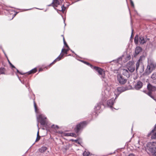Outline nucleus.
Listing matches in <instances>:
<instances>
[{"instance_id": "59", "label": "nucleus", "mask_w": 156, "mask_h": 156, "mask_svg": "<svg viewBox=\"0 0 156 156\" xmlns=\"http://www.w3.org/2000/svg\"><path fill=\"white\" fill-rule=\"evenodd\" d=\"M147 41L148 40V41H149L150 40V39L149 38H147Z\"/></svg>"}, {"instance_id": "55", "label": "nucleus", "mask_w": 156, "mask_h": 156, "mask_svg": "<svg viewBox=\"0 0 156 156\" xmlns=\"http://www.w3.org/2000/svg\"><path fill=\"white\" fill-rule=\"evenodd\" d=\"M140 140H139L138 141V143L136 144H138L139 145H140Z\"/></svg>"}, {"instance_id": "8", "label": "nucleus", "mask_w": 156, "mask_h": 156, "mask_svg": "<svg viewBox=\"0 0 156 156\" xmlns=\"http://www.w3.org/2000/svg\"><path fill=\"white\" fill-rule=\"evenodd\" d=\"M127 69L130 73L133 72L135 70V66L134 63L131 62H129L127 65Z\"/></svg>"}, {"instance_id": "32", "label": "nucleus", "mask_w": 156, "mask_h": 156, "mask_svg": "<svg viewBox=\"0 0 156 156\" xmlns=\"http://www.w3.org/2000/svg\"><path fill=\"white\" fill-rule=\"evenodd\" d=\"M90 154V152L85 151L83 153V156H88Z\"/></svg>"}, {"instance_id": "41", "label": "nucleus", "mask_w": 156, "mask_h": 156, "mask_svg": "<svg viewBox=\"0 0 156 156\" xmlns=\"http://www.w3.org/2000/svg\"><path fill=\"white\" fill-rule=\"evenodd\" d=\"M130 1L131 6L133 7H134V4L133 1H132V0H130Z\"/></svg>"}, {"instance_id": "38", "label": "nucleus", "mask_w": 156, "mask_h": 156, "mask_svg": "<svg viewBox=\"0 0 156 156\" xmlns=\"http://www.w3.org/2000/svg\"><path fill=\"white\" fill-rule=\"evenodd\" d=\"M12 70V71H13V72H14V73H15L16 75L17 76V77H18V78H19V76H18V75L16 73V70L15 69H14V68H11Z\"/></svg>"}, {"instance_id": "9", "label": "nucleus", "mask_w": 156, "mask_h": 156, "mask_svg": "<svg viewBox=\"0 0 156 156\" xmlns=\"http://www.w3.org/2000/svg\"><path fill=\"white\" fill-rule=\"evenodd\" d=\"M117 80L119 83L122 85L124 84L126 82V79L123 77L121 74H118L117 76Z\"/></svg>"}, {"instance_id": "28", "label": "nucleus", "mask_w": 156, "mask_h": 156, "mask_svg": "<svg viewBox=\"0 0 156 156\" xmlns=\"http://www.w3.org/2000/svg\"><path fill=\"white\" fill-rule=\"evenodd\" d=\"M54 1L53 0L52 3L51 4L48 5V6H52L53 7H54V9L55 10H56L57 11V12H58V9H57V8H56L55 7V6L54 5Z\"/></svg>"}, {"instance_id": "54", "label": "nucleus", "mask_w": 156, "mask_h": 156, "mask_svg": "<svg viewBox=\"0 0 156 156\" xmlns=\"http://www.w3.org/2000/svg\"><path fill=\"white\" fill-rule=\"evenodd\" d=\"M130 57L129 56H127V59L128 60L129 59H130Z\"/></svg>"}, {"instance_id": "26", "label": "nucleus", "mask_w": 156, "mask_h": 156, "mask_svg": "<svg viewBox=\"0 0 156 156\" xmlns=\"http://www.w3.org/2000/svg\"><path fill=\"white\" fill-rule=\"evenodd\" d=\"M54 1V5L55 8L57 7L58 5H60V2L58 0H55Z\"/></svg>"}, {"instance_id": "4", "label": "nucleus", "mask_w": 156, "mask_h": 156, "mask_svg": "<svg viewBox=\"0 0 156 156\" xmlns=\"http://www.w3.org/2000/svg\"><path fill=\"white\" fill-rule=\"evenodd\" d=\"M147 41V36L146 35H142L140 34L138 35L137 34L136 35L134 39V42L136 44H137L139 42L140 44H143Z\"/></svg>"}, {"instance_id": "18", "label": "nucleus", "mask_w": 156, "mask_h": 156, "mask_svg": "<svg viewBox=\"0 0 156 156\" xmlns=\"http://www.w3.org/2000/svg\"><path fill=\"white\" fill-rule=\"evenodd\" d=\"M153 132L152 133H151L150 135L149 133L147 134L148 137H150L151 136V138L152 139H156V132Z\"/></svg>"}, {"instance_id": "29", "label": "nucleus", "mask_w": 156, "mask_h": 156, "mask_svg": "<svg viewBox=\"0 0 156 156\" xmlns=\"http://www.w3.org/2000/svg\"><path fill=\"white\" fill-rule=\"evenodd\" d=\"M80 61L83 63L86 64V65H87L88 66H89L90 67L92 68L93 67V66L89 63H88L87 62H86L85 61H83V60H80Z\"/></svg>"}, {"instance_id": "43", "label": "nucleus", "mask_w": 156, "mask_h": 156, "mask_svg": "<svg viewBox=\"0 0 156 156\" xmlns=\"http://www.w3.org/2000/svg\"><path fill=\"white\" fill-rule=\"evenodd\" d=\"M115 95H116V96H115V98H114L115 99V100L118 97V96H119V94H120L118 93L117 94H115Z\"/></svg>"}, {"instance_id": "17", "label": "nucleus", "mask_w": 156, "mask_h": 156, "mask_svg": "<svg viewBox=\"0 0 156 156\" xmlns=\"http://www.w3.org/2000/svg\"><path fill=\"white\" fill-rule=\"evenodd\" d=\"M142 48L140 47H137L135 49V53L134 56H136L142 51Z\"/></svg>"}, {"instance_id": "36", "label": "nucleus", "mask_w": 156, "mask_h": 156, "mask_svg": "<svg viewBox=\"0 0 156 156\" xmlns=\"http://www.w3.org/2000/svg\"><path fill=\"white\" fill-rule=\"evenodd\" d=\"M15 69L16 70V73L17 74V73H19V74H21V75H23V74H25V73H22L20 72V71H19V70L17 69L16 67H15Z\"/></svg>"}, {"instance_id": "22", "label": "nucleus", "mask_w": 156, "mask_h": 156, "mask_svg": "<svg viewBox=\"0 0 156 156\" xmlns=\"http://www.w3.org/2000/svg\"><path fill=\"white\" fill-rule=\"evenodd\" d=\"M153 83L156 84V72L153 73L151 76Z\"/></svg>"}, {"instance_id": "56", "label": "nucleus", "mask_w": 156, "mask_h": 156, "mask_svg": "<svg viewBox=\"0 0 156 156\" xmlns=\"http://www.w3.org/2000/svg\"><path fill=\"white\" fill-rule=\"evenodd\" d=\"M63 43H64V42L66 41L65 40V38H64V37H63Z\"/></svg>"}, {"instance_id": "53", "label": "nucleus", "mask_w": 156, "mask_h": 156, "mask_svg": "<svg viewBox=\"0 0 156 156\" xmlns=\"http://www.w3.org/2000/svg\"><path fill=\"white\" fill-rule=\"evenodd\" d=\"M70 51L73 53H74L75 55H77L75 53V52H74V51H72V50L70 49Z\"/></svg>"}, {"instance_id": "39", "label": "nucleus", "mask_w": 156, "mask_h": 156, "mask_svg": "<svg viewBox=\"0 0 156 156\" xmlns=\"http://www.w3.org/2000/svg\"><path fill=\"white\" fill-rule=\"evenodd\" d=\"M75 135V134L73 133H70L69 134V133H66V135H67V136H74V135Z\"/></svg>"}, {"instance_id": "51", "label": "nucleus", "mask_w": 156, "mask_h": 156, "mask_svg": "<svg viewBox=\"0 0 156 156\" xmlns=\"http://www.w3.org/2000/svg\"><path fill=\"white\" fill-rule=\"evenodd\" d=\"M139 145L138 144H136L135 146L136 147L139 148H140Z\"/></svg>"}, {"instance_id": "44", "label": "nucleus", "mask_w": 156, "mask_h": 156, "mask_svg": "<svg viewBox=\"0 0 156 156\" xmlns=\"http://www.w3.org/2000/svg\"><path fill=\"white\" fill-rule=\"evenodd\" d=\"M54 63H55L53 62H52L49 65H48L47 67H46V68H47V67H48L50 68L51 67V65H52V64H54Z\"/></svg>"}, {"instance_id": "23", "label": "nucleus", "mask_w": 156, "mask_h": 156, "mask_svg": "<svg viewBox=\"0 0 156 156\" xmlns=\"http://www.w3.org/2000/svg\"><path fill=\"white\" fill-rule=\"evenodd\" d=\"M47 149L46 147H42L39 149V151L41 153H44L46 151Z\"/></svg>"}, {"instance_id": "57", "label": "nucleus", "mask_w": 156, "mask_h": 156, "mask_svg": "<svg viewBox=\"0 0 156 156\" xmlns=\"http://www.w3.org/2000/svg\"><path fill=\"white\" fill-rule=\"evenodd\" d=\"M31 9H25V11H27V10H31Z\"/></svg>"}, {"instance_id": "58", "label": "nucleus", "mask_w": 156, "mask_h": 156, "mask_svg": "<svg viewBox=\"0 0 156 156\" xmlns=\"http://www.w3.org/2000/svg\"><path fill=\"white\" fill-rule=\"evenodd\" d=\"M63 20H64V23H65V26H66V23H65V19H63Z\"/></svg>"}, {"instance_id": "1", "label": "nucleus", "mask_w": 156, "mask_h": 156, "mask_svg": "<svg viewBox=\"0 0 156 156\" xmlns=\"http://www.w3.org/2000/svg\"><path fill=\"white\" fill-rule=\"evenodd\" d=\"M111 95L110 90L106 88L102 91V98L101 101L98 103L97 105L94 107V109H96L95 112V115L98 112L99 113L100 111H99L101 108V106L104 105V103L109 98Z\"/></svg>"}, {"instance_id": "19", "label": "nucleus", "mask_w": 156, "mask_h": 156, "mask_svg": "<svg viewBox=\"0 0 156 156\" xmlns=\"http://www.w3.org/2000/svg\"><path fill=\"white\" fill-rule=\"evenodd\" d=\"M63 54L62 53L61 55V54L55 59L53 61V62L54 63H55L57 61H60L62 58L63 57Z\"/></svg>"}, {"instance_id": "31", "label": "nucleus", "mask_w": 156, "mask_h": 156, "mask_svg": "<svg viewBox=\"0 0 156 156\" xmlns=\"http://www.w3.org/2000/svg\"><path fill=\"white\" fill-rule=\"evenodd\" d=\"M32 99L34 101V106L35 111L36 112H37V106H36L35 101H34L35 98H33Z\"/></svg>"}, {"instance_id": "49", "label": "nucleus", "mask_w": 156, "mask_h": 156, "mask_svg": "<svg viewBox=\"0 0 156 156\" xmlns=\"http://www.w3.org/2000/svg\"><path fill=\"white\" fill-rule=\"evenodd\" d=\"M24 85H25V86L26 87H28L29 86V83H28V82L27 83Z\"/></svg>"}, {"instance_id": "12", "label": "nucleus", "mask_w": 156, "mask_h": 156, "mask_svg": "<svg viewBox=\"0 0 156 156\" xmlns=\"http://www.w3.org/2000/svg\"><path fill=\"white\" fill-rule=\"evenodd\" d=\"M37 119H41L40 123L41 125L44 126L45 124V122L44 120L45 119H46V117L42 115H39L38 118H37ZM39 121L37 120V122Z\"/></svg>"}, {"instance_id": "35", "label": "nucleus", "mask_w": 156, "mask_h": 156, "mask_svg": "<svg viewBox=\"0 0 156 156\" xmlns=\"http://www.w3.org/2000/svg\"><path fill=\"white\" fill-rule=\"evenodd\" d=\"M156 129V123L155 125L154 126V128L149 133V134L150 135L151 133H152Z\"/></svg>"}, {"instance_id": "15", "label": "nucleus", "mask_w": 156, "mask_h": 156, "mask_svg": "<svg viewBox=\"0 0 156 156\" xmlns=\"http://www.w3.org/2000/svg\"><path fill=\"white\" fill-rule=\"evenodd\" d=\"M147 89L148 92H153L156 90V87L152 86L151 84L148 83L147 85Z\"/></svg>"}, {"instance_id": "50", "label": "nucleus", "mask_w": 156, "mask_h": 156, "mask_svg": "<svg viewBox=\"0 0 156 156\" xmlns=\"http://www.w3.org/2000/svg\"><path fill=\"white\" fill-rule=\"evenodd\" d=\"M128 156H135V155L133 154H130Z\"/></svg>"}, {"instance_id": "62", "label": "nucleus", "mask_w": 156, "mask_h": 156, "mask_svg": "<svg viewBox=\"0 0 156 156\" xmlns=\"http://www.w3.org/2000/svg\"><path fill=\"white\" fill-rule=\"evenodd\" d=\"M59 133L61 134V133H62V132H59Z\"/></svg>"}, {"instance_id": "16", "label": "nucleus", "mask_w": 156, "mask_h": 156, "mask_svg": "<svg viewBox=\"0 0 156 156\" xmlns=\"http://www.w3.org/2000/svg\"><path fill=\"white\" fill-rule=\"evenodd\" d=\"M129 72L128 69H122V74L127 78H129L130 76Z\"/></svg>"}, {"instance_id": "25", "label": "nucleus", "mask_w": 156, "mask_h": 156, "mask_svg": "<svg viewBox=\"0 0 156 156\" xmlns=\"http://www.w3.org/2000/svg\"><path fill=\"white\" fill-rule=\"evenodd\" d=\"M5 71L6 69L5 68L3 67H0V75L5 74Z\"/></svg>"}, {"instance_id": "40", "label": "nucleus", "mask_w": 156, "mask_h": 156, "mask_svg": "<svg viewBox=\"0 0 156 156\" xmlns=\"http://www.w3.org/2000/svg\"><path fill=\"white\" fill-rule=\"evenodd\" d=\"M19 80L20 81V82H21V83H23V84H25V83H26L23 80H22L21 79H20V78L19 77Z\"/></svg>"}, {"instance_id": "47", "label": "nucleus", "mask_w": 156, "mask_h": 156, "mask_svg": "<svg viewBox=\"0 0 156 156\" xmlns=\"http://www.w3.org/2000/svg\"><path fill=\"white\" fill-rule=\"evenodd\" d=\"M2 51H3V52L4 53V54L5 55V57H6V58H8V57H7V55H6V53H5V52L4 51V50H3V49H2Z\"/></svg>"}, {"instance_id": "24", "label": "nucleus", "mask_w": 156, "mask_h": 156, "mask_svg": "<svg viewBox=\"0 0 156 156\" xmlns=\"http://www.w3.org/2000/svg\"><path fill=\"white\" fill-rule=\"evenodd\" d=\"M37 71V69L36 68H35L27 72V73L28 75L33 74L35 73Z\"/></svg>"}, {"instance_id": "20", "label": "nucleus", "mask_w": 156, "mask_h": 156, "mask_svg": "<svg viewBox=\"0 0 156 156\" xmlns=\"http://www.w3.org/2000/svg\"><path fill=\"white\" fill-rule=\"evenodd\" d=\"M37 126L38 128V131L37 133V137L35 140V142H37L40 139V136L39 135V122L38 121L37 123Z\"/></svg>"}, {"instance_id": "45", "label": "nucleus", "mask_w": 156, "mask_h": 156, "mask_svg": "<svg viewBox=\"0 0 156 156\" xmlns=\"http://www.w3.org/2000/svg\"><path fill=\"white\" fill-rule=\"evenodd\" d=\"M54 63H55L53 62H52L49 65H48L47 67H46V68H47V67H48L50 68L51 67V65H52V64H54Z\"/></svg>"}, {"instance_id": "64", "label": "nucleus", "mask_w": 156, "mask_h": 156, "mask_svg": "<svg viewBox=\"0 0 156 156\" xmlns=\"http://www.w3.org/2000/svg\"><path fill=\"white\" fill-rule=\"evenodd\" d=\"M60 0V1H61V2H62L63 1V0Z\"/></svg>"}, {"instance_id": "6", "label": "nucleus", "mask_w": 156, "mask_h": 156, "mask_svg": "<svg viewBox=\"0 0 156 156\" xmlns=\"http://www.w3.org/2000/svg\"><path fill=\"white\" fill-rule=\"evenodd\" d=\"M87 123L85 121L80 122L77 124L75 128V130L76 133H78L80 131L82 130L84 128L87 126Z\"/></svg>"}, {"instance_id": "52", "label": "nucleus", "mask_w": 156, "mask_h": 156, "mask_svg": "<svg viewBox=\"0 0 156 156\" xmlns=\"http://www.w3.org/2000/svg\"><path fill=\"white\" fill-rule=\"evenodd\" d=\"M133 30L132 28V34H131V38L132 37V35H133Z\"/></svg>"}, {"instance_id": "5", "label": "nucleus", "mask_w": 156, "mask_h": 156, "mask_svg": "<svg viewBox=\"0 0 156 156\" xmlns=\"http://www.w3.org/2000/svg\"><path fill=\"white\" fill-rule=\"evenodd\" d=\"M156 67V63L153 62H151L150 65H148L144 73V74L148 75L150 74Z\"/></svg>"}, {"instance_id": "2", "label": "nucleus", "mask_w": 156, "mask_h": 156, "mask_svg": "<svg viewBox=\"0 0 156 156\" xmlns=\"http://www.w3.org/2000/svg\"><path fill=\"white\" fill-rule=\"evenodd\" d=\"M145 59V56L143 55H141L136 64V70L137 73H142L144 70V65L142 63V61Z\"/></svg>"}, {"instance_id": "34", "label": "nucleus", "mask_w": 156, "mask_h": 156, "mask_svg": "<svg viewBox=\"0 0 156 156\" xmlns=\"http://www.w3.org/2000/svg\"><path fill=\"white\" fill-rule=\"evenodd\" d=\"M23 80L26 83L28 82V78L25 76L23 77Z\"/></svg>"}, {"instance_id": "42", "label": "nucleus", "mask_w": 156, "mask_h": 156, "mask_svg": "<svg viewBox=\"0 0 156 156\" xmlns=\"http://www.w3.org/2000/svg\"><path fill=\"white\" fill-rule=\"evenodd\" d=\"M75 142L78 144H80L81 145V146H82V145H81L80 144V141H79L78 140H75Z\"/></svg>"}, {"instance_id": "27", "label": "nucleus", "mask_w": 156, "mask_h": 156, "mask_svg": "<svg viewBox=\"0 0 156 156\" xmlns=\"http://www.w3.org/2000/svg\"><path fill=\"white\" fill-rule=\"evenodd\" d=\"M54 1L53 0L52 3L51 4L48 5V6H52L53 7H54V9L55 10H56L57 11V12H58V9H57V8H56L55 7V6L54 5Z\"/></svg>"}, {"instance_id": "33", "label": "nucleus", "mask_w": 156, "mask_h": 156, "mask_svg": "<svg viewBox=\"0 0 156 156\" xmlns=\"http://www.w3.org/2000/svg\"><path fill=\"white\" fill-rule=\"evenodd\" d=\"M7 59H8V62H9L10 67H11V68H15V67L9 61V60L8 58H7Z\"/></svg>"}, {"instance_id": "48", "label": "nucleus", "mask_w": 156, "mask_h": 156, "mask_svg": "<svg viewBox=\"0 0 156 156\" xmlns=\"http://www.w3.org/2000/svg\"><path fill=\"white\" fill-rule=\"evenodd\" d=\"M122 57H119V58H118L117 59V62H119V60H122Z\"/></svg>"}, {"instance_id": "61", "label": "nucleus", "mask_w": 156, "mask_h": 156, "mask_svg": "<svg viewBox=\"0 0 156 156\" xmlns=\"http://www.w3.org/2000/svg\"><path fill=\"white\" fill-rule=\"evenodd\" d=\"M12 75H14L13 72V73H12Z\"/></svg>"}, {"instance_id": "37", "label": "nucleus", "mask_w": 156, "mask_h": 156, "mask_svg": "<svg viewBox=\"0 0 156 156\" xmlns=\"http://www.w3.org/2000/svg\"><path fill=\"white\" fill-rule=\"evenodd\" d=\"M51 127L53 128H56L57 129H58L59 128V126L57 125H55V126L54 125H53L51 126Z\"/></svg>"}, {"instance_id": "10", "label": "nucleus", "mask_w": 156, "mask_h": 156, "mask_svg": "<svg viewBox=\"0 0 156 156\" xmlns=\"http://www.w3.org/2000/svg\"><path fill=\"white\" fill-rule=\"evenodd\" d=\"M115 102V99L113 98L108 100L107 102V106L110 107L113 110V109H115V108L112 107V106Z\"/></svg>"}, {"instance_id": "63", "label": "nucleus", "mask_w": 156, "mask_h": 156, "mask_svg": "<svg viewBox=\"0 0 156 156\" xmlns=\"http://www.w3.org/2000/svg\"><path fill=\"white\" fill-rule=\"evenodd\" d=\"M68 56H71V54H69V55H68Z\"/></svg>"}, {"instance_id": "11", "label": "nucleus", "mask_w": 156, "mask_h": 156, "mask_svg": "<svg viewBox=\"0 0 156 156\" xmlns=\"http://www.w3.org/2000/svg\"><path fill=\"white\" fill-rule=\"evenodd\" d=\"M143 83L140 80L136 81L134 87L136 90H138L141 89L143 87Z\"/></svg>"}, {"instance_id": "13", "label": "nucleus", "mask_w": 156, "mask_h": 156, "mask_svg": "<svg viewBox=\"0 0 156 156\" xmlns=\"http://www.w3.org/2000/svg\"><path fill=\"white\" fill-rule=\"evenodd\" d=\"M144 92L147 94L151 98L154 100V101H156V94H154L153 92H147V91H144Z\"/></svg>"}, {"instance_id": "30", "label": "nucleus", "mask_w": 156, "mask_h": 156, "mask_svg": "<svg viewBox=\"0 0 156 156\" xmlns=\"http://www.w3.org/2000/svg\"><path fill=\"white\" fill-rule=\"evenodd\" d=\"M61 8H62L61 9L58 10V11H62V12H63L66 9V7L64 5V4H63Z\"/></svg>"}, {"instance_id": "7", "label": "nucleus", "mask_w": 156, "mask_h": 156, "mask_svg": "<svg viewBox=\"0 0 156 156\" xmlns=\"http://www.w3.org/2000/svg\"><path fill=\"white\" fill-rule=\"evenodd\" d=\"M92 69L98 72L99 75H101V77L102 80L105 81L104 79L105 78V73L103 69L97 66H93Z\"/></svg>"}, {"instance_id": "14", "label": "nucleus", "mask_w": 156, "mask_h": 156, "mask_svg": "<svg viewBox=\"0 0 156 156\" xmlns=\"http://www.w3.org/2000/svg\"><path fill=\"white\" fill-rule=\"evenodd\" d=\"M129 89L127 87H118L117 88V90L118 93L121 94L122 92L129 90Z\"/></svg>"}, {"instance_id": "21", "label": "nucleus", "mask_w": 156, "mask_h": 156, "mask_svg": "<svg viewBox=\"0 0 156 156\" xmlns=\"http://www.w3.org/2000/svg\"><path fill=\"white\" fill-rule=\"evenodd\" d=\"M67 49H65L64 48H63L62 49L61 52V55L62 53L63 54V55L64 54H67V52L69 50H70V48L69 47H67Z\"/></svg>"}, {"instance_id": "60", "label": "nucleus", "mask_w": 156, "mask_h": 156, "mask_svg": "<svg viewBox=\"0 0 156 156\" xmlns=\"http://www.w3.org/2000/svg\"><path fill=\"white\" fill-rule=\"evenodd\" d=\"M41 71V69H39V72H40V71Z\"/></svg>"}, {"instance_id": "46", "label": "nucleus", "mask_w": 156, "mask_h": 156, "mask_svg": "<svg viewBox=\"0 0 156 156\" xmlns=\"http://www.w3.org/2000/svg\"><path fill=\"white\" fill-rule=\"evenodd\" d=\"M64 44L65 45L66 47H68L69 46L67 45V43H66V41L64 42Z\"/></svg>"}, {"instance_id": "3", "label": "nucleus", "mask_w": 156, "mask_h": 156, "mask_svg": "<svg viewBox=\"0 0 156 156\" xmlns=\"http://www.w3.org/2000/svg\"><path fill=\"white\" fill-rule=\"evenodd\" d=\"M146 149L149 151L154 156H156V142L148 143Z\"/></svg>"}]
</instances>
